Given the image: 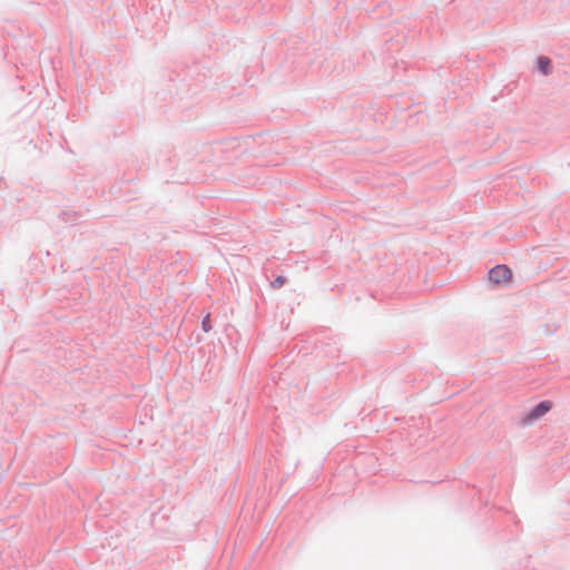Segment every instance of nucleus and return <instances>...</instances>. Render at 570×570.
<instances>
[{"label": "nucleus", "mask_w": 570, "mask_h": 570, "mask_svg": "<svg viewBox=\"0 0 570 570\" xmlns=\"http://www.w3.org/2000/svg\"><path fill=\"white\" fill-rule=\"evenodd\" d=\"M284 283H285V278H284V277H282V276H279V277H277V278L272 283V285H273L274 287H281Z\"/></svg>", "instance_id": "20e7f679"}, {"label": "nucleus", "mask_w": 570, "mask_h": 570, "mask_svg": "<svg viewBox=\"0 0 570 570\" xmlns=\"http://www.w3.org/2000/svg\"><path fill=\"white\" fill-rule=\"evenodd\" d=\"M552 409L551 401H542L538 405H535L524 417V422L530 424L535 420H539L543 415H546Z\"/></svg>", "instance_id": "f257e3e1"}, {"label": "nucleus", "mask_w": 570, "mask_h": 570, "mask_svg": "<svg viewBox=\"0 0 570 570\" xmlns=\"http://www.w3.org/2000/svg\"><path fill=\"white\" fill-rule=\"evenodd\" d=\"M538 68L544 75L549 73L551 70V60L547 57H540L537 61Z\"/></svg>", "instance_id": "7ed1b4c3"}, {"label": "nucleus", "mask_w": 570, "mask_h": 570, "mask_svg": "<svg viewBox=\"0 0 570 570\" xmlns=\"http://www.w3.org/2000/svg\"><path fill=\"white\" fill-rule=\"evenodd\" d=\"M203 328H204L205 332H208L210 330L209 316L208 315L203 320Z\"/></svg>", "instance_id": "39448f33"}, {"label": "nucleus", "mask_w": 570, "mask_h": 570, "mask_svg": "<svg viewBox=\"0 0 570 570\" xmlns=\"http://www.w3.org/2000/svg\"><path fill=\"white\" fill-rule=\"evenodd\" d=\"M512 273L505 265H498L489 272V278L495 284H502L510 281Z\"/></svg>", "instance_id": "f03ea898"}]
</instances>
